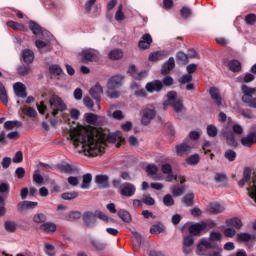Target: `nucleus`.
Segmentation results:
<instances>
[{"instance_id":"nucleus-1","label":"nucleus","mask_w":256,"mask_h":256,"mask_svg":"<svg viewBox=\"0 0 256 256\" xmlns=\"http://www.w3.org/2000/svg\"><path fill=\"white\" fill-rule=\"evenodd\" d=\"M70 139L75 149H78V153H84L88 157H97L105 153V142L101 140V137L82 130H74L70 133Z\"/></svg>"},{"instance_id":"nucleus-2","label":"nucleus","mask_w":256,"mask_h":256,"mask_svg":"<svg viewBox=\"0 0 256 256\" xmlns=\"http://www.w3.org/2000/svg\"><path fill=\"white\" fill-rule=\"evenodd\" d=\"M97 219L103 221V223H109V216L101 210H95L94 212L87 210L82 214V221L84 225H95V223H97Z\"/></svg>"},{"instance_id":"nucleus-3","label":"nucleus","mask_w":256,"mask_h":256,"mask_svg":"<svg viewBox=\"0 0 256 256\" xmlns=\"http://www.w3.org/2000/svg\"><path fill=\"white\" fill-rule=\"evenodd\" d=\"M163 107H173L175 113H182L183 109H185L183 99H177V92L173 90L166 94V100L163 102Z\"/></svg>"},{"instance_id":"nucleus-4","label":"nucleus","mask_w":256,"mask_h":256,"mask_svg":"<svg viewBox=\"0 0 256 256\" xmlns=\"http://www.w3.org/2000/svg\"><path fill=\"white\" fill-rule=\"evenodd\" d=\"M50 107L52 109V117H57L59 113H64V111H67V104H65L63 99L57 94L51 96Z\"/></svg>"},{"instance_id":"nucleus-5","label":"nucleus","mask_w":256,"mask_h":256,"mask_svg":"<svg viewBox=\"0 0 256 256\" xmlns=\"http://www.w3.org/2000/svg\"><path fill=\"white\" fill-rule=\"evenodd\" d=\"M112 185L115 188L120 187V195H122V197H133L137 191V188L129 182H125L121 185V180L119 179H114Z\"/></svg>"},{"instance_id":"nucleus-6","label":"nucleus","mask_w":256,"mask_h":256,"mask_svg":"<svg viewBox=\"0 0 256 256\" xmlns=\"http://www.w3.org/2000/svg\"><path fill=\"white\" fill-rule=\"evenodd\" d=\"M89 95L94 99V101H96L98 111H101V95H103V86L97 82L90 88Z\"/></svg>"},{"instance_id":"nucleus-7","label":"nucleus","mask_w":256,"mask_h":256,"mask_svg":"<svg viewBox=\"0 0 256 256\" xmlns=\"http://www.w3.org/2000/svg\"><path fill=\"white\" fill-rule=\"evenodd\" d=\"M123 79H125V76L121 74H116L112 76L108 81H107V89L108 91H115L116 89H119L121 85H123Z\"/></svg>"},{"instance_id":"nucleus-8","label":"nucleus","mask_w":256,"mask_h":256,"mask_svg":"<svg viewBox=\"0 0 256 256\" xmlns=\"http://www.w3.org/2000/svg\"><path fill=\"white\" fill-rule=\"evenodd\" d=\"M237 239L239 243H245L249 249H253L255 246L256 235L249 233H238Z\"/></svg>"},{"instance_id":"nucleus-9","label":"nucleus","mask_w":256,"mask_h":256,"mask_svg":"<svg viewBox=\"0 0 256 256\" xmlns=\"http://www.w3.org/2000/svg\"><path fill=\"white\" fill-rule=\"evenodd\" d=\"M56 171H59V173H64L66 175H73V173H77L79 169L75 165L69 164L67 162H61L56 165Z\"/></svg>"},{"instance_id":"nucleus-10","label":"nucleus","mask_w":256,"mask_h":256,"mask_svg":"<svg viewBox=\"0 0 256 256\" xmlns=\"http://www.w3.org/2000/svg\"><path fill=\"white\" fill-rule=\"evenodd\" d=\"M148 93H161L163 91V81L159 79L148 82L145 86Z\"/></svg>"},{"instance_id":"nucleus-11","label":"nucleus","mask_w":256,"mask_h":256,"mask_svg":"<svg viewBox=\"0 0 256 256\" xmlns=\"http://www.w3.org/2000/svg\"><path fill=\"white\" fill-rule=\"evenodd\" d=\"M188 231L190 235L199 236L205 235V233H208L209 226L207 225H190L188 228Z\"/></svg>"},{"instance_id":"nucleus-12","label":"nucleus","mask_w":256,"mask_h":256,"mask_svg":"<svg viewBox=\"0 0 256 256\" xmlns=\"http://www.w3.org/2000/svg\"><path fill=\"white\" fill-rule=\"evenodd\" d=\"M241 91L243 93L242 101L247 105L248 102L253 99V95H255V88H251L244 84L241 86Z\"/></svg>"},{"instance_id":"nucleus-13","label":"nucleus","mask_w":256,"mask_h":256,"mask_svg":"<svg viewBox=\"0 0 256 256\" xmlns=\"http://www.w3.org/2000/svg\"><path fill=\"white\" fill-rule=\"evenodd\" d=\"M209 95L214 100L215 105L223 107V98L221 97L219 88L213 86L209 89Z\"/></svg>"},{"instance_id":"nucleus-14","label":"nucleus","mask_w":256,"mask_h":256,"mask_svg":"<svg viewBox=\"0 0 256 256\" xmlns=\"http://www.w3.org/2000/svg\"><path fill=\"white\" fill-rule=\"evenodd\" d=\"M240 143L243 147H253L256 143V131H251L246 136L242 137Z\"/></svg>"},{"instance_id":"nucleus-15","label":"nucleus","mask_w":256,"mask_h":256,"mask_svg":"<svg viewBox=\"0 0 256 256\" xmlns=\"http://www.w3.org/2000/svg\"><path fill=\"white\" fill-rule=\"evenodd\" d=\"M157 112L155 109H145L141 118L142 125H149L155 119Z\"/></svg>"},{"instance_id":"nucleus-16","label":"nucleus","mask_w":256,"mask_h":256,"mask_svg":"<svg viewBox=\"0 0 256 256\" xmlns=\"http://www.w3.org/2000/svg\"><path fill=\"white\" fill-rule=\"evenodd\" d=\"M195 244V239L193 236H184L183 239V254L189 255L193 251V245Z\"/></svg>"},{"instance_id":"nucleus-17","label":"nucleus","mask_w":256,"mask_h":256,"mask_svg":"<svg viewBox=\"0 0 256 256\" xmlns=\"http://www.w3.org/2000/svg\"><path fill=\"white\" fill-rule=\"evenodd\" d=\"M81 62L89 63V62H97L99 61V56L95 52H91L90 50H82L81 52Z\"/></svg>"},{"instance_id":"nucleus-18","label":"nucleus","mask_w":256,"mask_h":256,"mask_svg":"<svg viewBox=\"0 0 256 256\" xmlns=\"http://www.w3.org/2000/svg\"><path fill=\"white\" fill-rule=\"evenodd\" d=\"M151 43H153V38L151 37V34L146 33L138 42V47L139 49H142V51H145L151 47Z\"/></svg>"},{"instance_id":"nucleus-19","label":"nucleus","mask_w":256,"mask_h":256,"mask_svg":"<svg viewBox=\"0 0 256 256\" xmlns=\"http://www.w3.org/2000/svg\"><path fill=\"white\" fill-rule=\"evenodd\" d=\"M13 89L16 97H20L21 99L27 98V88L22 82H16Z\"/></svg>"},{"instance_id":"nucleus-20","label":"nucleus","mask_w":256,"mask_h":256,"mask_svg":"<svg viewBox=\"0 0 256 256\" xmlns=\"http://www.w3.org/2000/svg\"><path fill=\"white\" fill-rule=\"evenodd\" d=\"M219 245L209 241L207 238H202L197 245L198 251H207V249H215Z\"/></svg>"},{"instance_id":"nucleus-21","label":"nucleus","mask_w":256,"mask_h":256,"mask_svg":"<svg viewBox=\"0 0 256 256\" xmlns=\"http://www.w3.org/2000/svg\"><path fill=\"white\" fill-rule=\"evenodd\" d=\"M223 64L227 65V67L232 71V73H239L241 71V62L237 59H223Z\"/></svg>"},{"instance_id":"nucleus-22","label":"nucleus","mask_w":256,"mask_h":256,"mask_svg":"<svg viewBox=\"0 0 256 256\" xmlns=\"http://www.w3.org/2000/svg\"><path fill=\"white\" fill-rule=\"evenodd\" d=\"M95 183L98 185L99 189H109V176L98 174L95 177Z\"/></svg>"},{"instance_id":"nucleus-23","label":"nucleus","mask_w":256,"mask_h":256,"mask_svg":"<svg viewBox=\"0 0 256 256\" xmlns=\"http://www.w3.org/2000/svg\"><path fill=\"white\" fill-rule=\"evenodd\" d=\"M21 56L26 65H31L35 61V53L29 48L23 49Z\"/></svg>"},{"instance_id":"nucleus-24","label":"nucleus","mask_w":256,"mask_h":256,"mask_svg":"<svg viewBox=\"0 0 256 256\" xmlns=\"http://www.w3.org/2000/svg\"><path fill=\"white\" fill-rule=\"evenodd\" d=\"M175 149L178 157H184V155H189V153H191V146L185 142L176 145Z\"/></svg>"},{"instance_id":"nucleus-25","label":"nucleus","mask_w":256,"mask_h":256,"mask_svg":"<svg viewBox=\"0 0 256 256\" xmlns=\"http://www.w3.org/2000/svg\"><path fill=\"white\" fill-rule=\"evenodd\" d=\"M207 211L211 215H219V213H223L225 211V208L218 202H212L208 205Z\"/></svg>"},{"instance_id":"nucleus-26","label":"nucleus","mask_w":256,"mask_h":256,"mask_svg":"<svg viewBox=\"0 0 256 256\" xmlns=\"http://www.w3.org/2000/svg\"><path fill=\"white\" fill-rule=\"evenodd\" d=\"M175 69V58L170 57L166 62L163 63L161 67L162 75H167L169 71H173Z\"/></svg>"},{"instance_id":"nucleus-27","label":"nucleus","mask_w":256,"mask_h":256,"mask_svg":"<svg viewBox=\"0 0 256 256\" xmlns=\"http://www.w3.org/2000/svg\"><path fill=\"white\" fill-rule=\"evenodd\" d=\"M167 55H169V53L165 51H154L150 53L148 61H151L152 63H155L156 61H163Z\"/></svg>"},{"instance_id":"nucleus-28","label":"nucleus","mask_w":256,"mask_h":256,"mask_svg":"<svg viewBox=\"0 0 256 256\" xmlns=\"http://www.w3.org/2000/svg\"><path fill=\"white\" fill-rule=\"evenodd\" d=\"M28 27L30 31H32L33 35H35L36 37L43 36V27H41V25H39L37 22L31 20L28 23Z\"/></svg>"},{"instance_id":"nucleus-29","label":"nucleus","mask_w":256,"mask_h":256,"mask_svg":"<svg viewBox=\"0 0 256 256\" xmlns=\"http://www.w3.org/2000/svg\"><path fill=\"white\" fill-rule=\"evenodd\" d=\"M252 170L249 167H245L243 170V177L238 181V186L243 188L248 181H251Z\"/></svg>"},{"instance_id":"nucleus-30","label":"nucleus","mask_w":256,"mask_h":256,"mask_svg":"<svg viewBox=\"0 0 256 256\" xmlns=\"http://www.w3.org/2000/svg\"><path fill=\"white\" fill-rule=\"evenodd\" d=\"M118 140L123 141V133L121 131L110 133L106 137L108 143H117Z\"/></svg>"},{"instance_id":"nucleus-31","label":"nucleus","mask_w":256,"mask_h":256,"mask_svg":"<svg viewBox=\"0 0 256 256\" xmlns=\"http://www.w3.org/2000/svg\"><path fill=\"white\" fill-rule=\"evenodd\" d=\"M36 229L39 231V233L51 235V233H55L57 231V225H40Z\"/></svg>"},{"instance_id":"nucleus-32","label":"nucleus","mask_w":256,"mask_h":256,"mask_svg":"<svg viewBox=\"0 0 256 256\" xmlns=\"http://www.w3.org/2000/svg\"><path fill=\"white\" fill-rule=\"evenodd\" d=\"M16 71L20 77H27L31 73V66L29 64H20L17 66Z\"/></svg>"},{"instance_id":"nucleus-33","label":"nucleus","mask_w":256,"mask_h":256,"mask_svg":"<svg viewBox=\"0 0 256 256\" xmlns=\"http://www.w3.org/2000/svg\"><path fill=\"white\" fill-rule=\"evenodd\" d=\"M176 63L178 65H187L189 63V56L183 51H178L176 53Z\"/></svg>"},{"instance_id":"nucleus-34","label":"nucleus","mask_w":256,"mask_h":256,"mask_svg":"<svg viewBox=\"0 0 256 256\" xmlns=\"http://www.w3.org/2000/svg\"><path fill=\"white\" fill-rule=\"evenodd\" d=\"M35 45H36L37 49H39V50L45 49L42 51V53H50V51H53V47H51V45H49V43H47L43 40H36Z\"/></svg>"},{"instance_id":"nucleus-35","label":"nucleus","mask_w":256,"mask_h":256,"mask_svg":"<svg viewBox=\"0 0 256 256\" xmlns=\"http://www.w3.org/2000/svg\"><path fill=\"white\" fill-rule=\"evenodd\" d=\"M108 57L111 61H119V59L123 58V50L119 48L113 49L109 52Z\"/></svg>"},{"instance_id":"nucleus-36","label":"nucleus","mask_w":256,"mask_h":256,"mask_svg":"<svg viewBox=\"0 0 256 256\" xmlns=\"http://www.w3.org/2000/svg\"><path fill=\"white\" fill-rule=\"evenodd\" d=\"M33 221H34V223H42L43 225H55V223H53V222H45V221H47V215H45L43 213H38V214L34 215Z\"/></svg>"},{"instance_id":"nucleus-37","label":"nucleus","mask_w":256,"mask_h":256,"mask_svg":"<svg viewBox=\"0 0 256 256\" xmlns=\"http://www.w3.org/2000/svg\"><path fill=\"white\" fill-rule=\"evenodd\" d=\"M7 27H11V29H13L14 31H24L27 32L28 29L27 27H25V25L17 23L13 20H10L6 23Z\"/></svg>"},{"instance_id":"nucleus-38","label":"nucleus","mask_w":256,"mask_h":256,"mask_svg":"<svg viewBox=\"0 0 256 256\" xmlns=\"http://www.w3.org/2000/svg\"><path fill=\"white\" fill-rule=\"evenodd\" d=\"M215 183L220 184V187H227V174L225 173H217L214 176Z\"/></svg>"},{"instance_id":"nucleus-39","label":"nucleus","mask_w":256,"mask_h":256,"mask_svg":"<svg viewBox=\"0 0 256 256\" xmlns=\"http://www.w3.org/2000/svg\"><path fill=\"white\" fill-rule=\"evenodd\" d=\"M224 136L229 147H237V139H235V134L233 132H226Z\"/></svg>"},{"instance_id":"nucleus-40","label":"nucleus","mask_w":256,"mask_h":256,"mask_svg":"<svg viewBox=\"0 0 256 256\" xmlns=\"http://www.w3.org/2000/svg\"><path fill=\"white\" fill-rule=\"evenodd\" d=\"M48 71L50 75H65L63 68L59 64H50Z\"/></svg>"},{"instance_id":"nucleus-41","label":"nucleus","mask_w":256,"mask_h":256,"mask_svg":"<svg viewBox=\"0 0 256 256\" xmlns=\"http://www.w3.org/2000/svg\"><path fill=\"white\" fill-rule=\"evenodd\" d=\"M84 120L88 125H97V121H99V116L93 113H85Z\"/></svg>"},{"instance_id":"nucleus-42","label":"nucleus","mask_w":256,"mask_h":256,"mask_svg":"<svg viewBox=\"0 0 256 256\" xmlns=\"http://www.w3.org/2000/svg\"><path fill=\"white\" fill-rule=\"evenodd\" d=\"M78 219H83V213L81 211H70L66 215V221H78Z\"/></svg>"},{"instance_id":"nucleus-43","label":"nucleus","mask_w":256,"mask_h":256,"mask_svg":"<svg viewBox=\"0 0 256 256\" xmlns=\"http://www.w3.org/2000/svg\"><path fill=\"white\" fill-rule=\"evenodd\" d=\"M193 201H195V194L193 192L186 194L182 199V203H184L186 207H193Z\"/></svg>"},{"instance_id":"nucleus-44","label":"nucleus","mask_w":256,"mask_h":256,"mask_svg":"<svg viewBox=\"0 0 256 256\" xmlns=\"http://www.w3.org/2000/svg\"><path fill=\"white\" fill-rule=\"evenodd\" d=\"M117 215L124 223H131V214L129 211L120 209L118 210Z\"/></svg>"},{"instance_id":"nucleus-45","label":"nucleus","mask_w":256,"mask_h":256,"mask_svg":"<svg viewBox=\"0 0 256 256\" xmlns=\"http://www.w3.org/2000/svg\"><path fill=\"white\" fill-rule=\"evenodd\" d=\"M22 126H23V122L19 120L6 121L4 123V128L7 131H11V129H15V127H22Z\"/></svg>"},{"instance_id":"nucleus-46","label":"nucleus","mask_w":256,"mask_h":256,"mask_svg":"<svg viewBox=\"0 0 256 256\" xmlns=\"http://www.w3.org/2000/svg\"><path fill=\"white\" fill-rule=\"evenodd\" d=\"M79 197V192L72 191V192H64L61 194V199L64 201H73Z\"/></svg>"},{"instance_id":"nucleus-47","label":"nucleus","mask_w":256,"mask_h":256,"mask_svg":"<svg viewBox=\"0 0 256 256\" xmlns=\"http://www.w3.org/2000/svg\"><path fill=\"white\" fill-rule=\"evenodd\" d=\"M91 181H93V176L90 173L84 174L81 189H89Z\"/></svg>"},{"instance_id":"nucleus-48","label":"nucleus","mask_w":256,"mask_h":256,"mask_svg":"<svg viewBox=\"0 0 256 256\" xmlns=\"http://www.w3.org/2000/svg\"><path fill=\"white\" fill-rule=\"evenodd\" d=\"M0 101L7 105L9 103V97L7 96V90L5 89V85L0 82Z\"/></svg>"},{"instance_id":"nucleus-49","label":"nucleus","mask_w":256,"mask_h":256,"mask_svg":"<svg viewBox=\"0 0 256 256\" xmlns=\"http://www.w3.org/2000/svg\"><path fill=\"white\" fill-rule=\"evenodd\" d=\"M171 193L173 197H181L185 193V188L183 186L174 185L171 187Z\"/></svg>"},{"instance_id":"nucleus-50","label":"nucleus","mask_w":256,"mask_h":256,"mask_svg":"<svg viewBox=\"0 0 256 256\" xmlns=\"http://www.w3.org/2000/svg\"><path fill=\"white\" fill-rule=\"evenodd\" d=\"M128 230H130V232L132 233L131 239L133 243H135V245H137L138 247H141V241H142L141 234H139L135 230H131L130 228H128Z\"/></svg>"},{"instance_id":"nucleus-51","label":"nucleus","mask_w":256,"mask_h":256,"mask_svg":"<svg viewBox=\"0 0 256 256\" xmlns=\"http://www.w3.org/2000/svg\"><path fill=\"white\" fill-rule=\"evenodd\" d=\"M165 231V225H152L150 227L151 235H161Z\"/></svg>"},{"instance_id":"nucleus-52","label":"nucleus","mask_w":256,"mask_h":256,"mask_svg":"<svg viewBox=\"0 0 256 256\" xmlns=\"http://www.w3.org/2000/svg\"><path fill=\"white\" fill-rule=\"evenodd\" d=\"M44 252L48 255V256H57V253L55 252V246L51 243H46L44 245Z\"/></svg>"},{"instance_id":"nucleus-53","label":"nucleus","mask_w":256,"mask_h":256,"mask_svg":"<svg viewBox=\"0 0 256 256\" xmlns=\"http://www.w3.org/2000/svg\"><path fill=\"white\" fill-rule=\"evenodd\" d=\"M91 245L94 247L95 251H104L106 245L103 242H100L95 239L90 240Z\"/></svg>"},{"instance_id":"nucleus-54","label":"nucleus","mask_w":256,"mask_h":256,"mask_svg":"<svg viewBox=\"0 0 256 256\" xmlns=\"http://www.w3.org/2000/svg\"><path fill=\"white\" fill-rule=\"evenodd\" d=\"M146 77H149V71L142 70L140 72H136L132 79H135V81H143V79H146Z\"/></svg>"},{"instance_id":"nucleus-55","label":"nucleus","mask_w":256,"mask_h":256,"mask_svg":"<svg viewBox=\"0 0 256 256\" xmlns=\"http://www.w3.org/2000/svg\"><path fill=\"white\" fill-rule=\"evenodd\" d=\"M223 239V234L219 231H211L209 236V241L215 243V241H221Z\"/></svg>"},{"instance_id":"nucleus-56","label":"nucleus","mask_w":256,"mask_h":256,"mask_svg":"<svg viewBox=\"0 0 256 256\" xmlns=\"http://www.w3.org/2000/svg\"><path fill=\"white\" fill-rule=\"evenodd\" d=\"M158 171H159V168H157V165L155 164H148L146 166V173L149 175V177H153V175H157Z\"/></svg>"},{"instance_id":"nucleus-57","label":"nucleus","mask_w":256,"mask_h":256,"mask_svg":"<svg viewBox=\"0 0 256 256\" xmlns=\"http://www.w3.org/2000/svg\"><path fill=\"white\" fill-rule=\"evenodd\" d=\"M208 137H215L217 133H219V130L217 129V126L215 124H210L206 128Z\"/></svg>"},{"instance_id":"nucleus-58","label":"nucleus","mask_w":256,"mask_h":256,"mask_svg":"<svg viewBox=\"0 0 256 256\" xmlns=\"http://www.w3.org/2000/svg\"><path fill=\"white\" fill-rule=\"evenodd\" d=\"M163 204L165 207H173L175 205V200L173 199V196L171 194H166L163 197Z\"/></svg>"},{"instance_id":"nucleus-59","label":"nucleus","mask_w":256,"mask_h":256,"mask_svg":"<svg viewBox=\"0 0 256 256\" xmlns=\"http://www.w3.org/2000/svg\"><path fill=\"white\" fill-rule=\"evenodd\" d=\"M199 161H200L199 154L190 155V156L186 159L187 165H198V164H199Z\"/></svg>"},{"instance_id":"nucleus-60","label":"nucleus","mask_w":256,"mask_h":256,"mask_svg":"<svg viewBox=\"0 0 256 256\" xmlns=\"http://www.w3.org/2000/svg\"><path fill=\"white\" fill-rule=\"evenodd\" d=\"M191 81H193V75L188 74V73L182 75L178 79V83H180V85H185L186 83H191Z\"/></svg>"},{"instance_id":"nucleus-61","label":"nucleus","mask_w":256,"mask_h":256,"mask_svg":"<svg viewBox=\"0 0 256 256\" xmlns=\"http://www.w3.org/2000/svg\"><path fill=\"white\" fill-rule=\"evenodd\" d=\"M224 157H225V159L229 160L230 162H233V161H235V159H237V153L232 149H228L225 151Z\"/></svg>"},{"instance_id":"nucleus-62","label":"nucleus","mask_w":256,"mask_h":256,"mask_svg":"<svg viewBox=\"0 0 256 256\" xmlns=\"http://www.w3.org/2000/svg\"><path fill=\"white\" fill-rule=\"evenodd\" d=\"M44 181H45V178H43V175H41L37 171H34L33 182L36 183V185H43Z\"/></svg>"},{"instance_id":"nucleus-63","label":"nucleus","mask_w":256,"mask_h":256,"mask_svg":"<svg viewBox=\"0 0 256 256\" xmlns=\"http://www.w3.org/2000/svg\"><path fill=\"white\" fill-rule=\"evenodd\" d=\"M225 225H243V222L239 217H233L230 219H226Z\"/></svg>"},{"instance_id":"nucleus-64","label":"nucleus","mask_w":256,"mask_h":256,"mask_svg":"<svg viewBox=\"0 0 256 256\" xmlns=\"http://www.w3.org/2000/svg\"><path fill=\"white\" fill-rule=\"evenodd\" d=\"M216 250L210 251L206 254V256H223V248L221 246H217L214 248Z\"/></svg>"}]
</instances>
